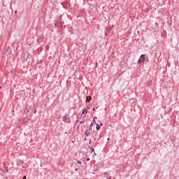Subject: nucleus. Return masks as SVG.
I'll use <instances>...</instances> for the list:
<instances>
[{"label": "nucleus", "instance_id": "13", "mask_svg": "<svg viewBox=\"0 0 179 179\" xmlns=\"http://www.w3.org/2000/svg\"><path fill=\"white\" fill-rule=\"evenodd\" d=\"M96 109L93 108V111H95Z\"/></svg>", "mask_w": 179, "mask_h": 179}, {"label": "nucleus", "instance_id": "5", "mask_svg": "<svg viewBox=\"0 0 179 179\" xmlns=\"http://www.w3.org/2000/svg\"><path fill=\"white\" fill-rule=\"evenodd\" d=\"M92 100V97L87 96L86 101H90Z\"/></svg>", "mask_w": 179, "mask_h": 179}, {"label": "nucleus", "instance_id": "11", "mask_svg": "<svg viewBox=\"0 0 179 179\" xmlns=\"http://www.w3.org/2000/svg\"><path fill=\"white\" fill-rule=\"evenodd\" d=\"M83 114H85V110L83 111Z\"/></svg>", "mask_w": 179, "mask_h": 179}, {"label": "nucleus", "instance_id": "15", "mask_svg": "<svg viewBox=\"0 0 179 179\" xmlns=\"http://www.w3.org/2000/svg\"><path fill=\"white\" fill-rule=\"evenodd\" d=\"M15 13H17V11H15Z\"/></svg>", "mask_w": 179, "mask_h": 179}, {"label": "nucleus", "instance_id": "10", "mask_svg": "<svg viewBox=\"0 0 179 179\" xmlns=\"http://www.w3.org/2000/svg\"><path fill=\"white\" fill-rule=\"evenodd\" d=\"M23 179H26V176H24V177H23Z\"/></svg>", "mask_w": 179, "mask_h": 179}, {"label": "nucleus", "instance_id": "9", "mask_svg": "<svg viewBox=\"0 0 179 179\" xmlns=\"http://www.w3.org/2000/svg\"><path fill=\"white\" fill-rule=\"evenodd\" d=\"M100 126H101V127H103V123H101V124H100Z\"/></svg>", "mask_w": 179, "mask_h": 179}, {"label": "nucleus", "instance_id": "16", "mask_svg": "<svg viewBox=\"0 0 179 179\" xmlns=\"http://www.w3.org/2000/svg\"><path fill=\"white\" fill-rule=\"evenodd\" d=\"M108 179H111V178H108Z\"/></svg>", "mask_w": 179, "mask_h": 179}, {"label": "nucleus", "instance_id": "3", "mask_svg": "<svg viewBox=\"0 0 179 179\" xmlns=\"http://www.w3.org/2000/svg\"><path fill=\"white\" fill-rule=\"evenodd\" d=\"M91 153L92 155V157H94L96 156V152H94V149L92 150Z\"/></svg>", "mask_w": 179, "mask_h": 179}, {"label": "nucleus", "instance_id": "4", "mask_svg": "<svg viewBox=\"0 0 179 179\" xmlns=\"http://www.w3.org/2000/svg\"><path fill=\"white\" fill-rule=\"evenodd\" d=\"M96 129L97 131L100 130V124L96 123Z\"/></svg>", "mask_w": 179, "mask_h": 179}, {"label": "nucleus", "instance_id": "12", "mask_svg": "<svg viewBox=\"0 0 179 179\" xmlns=\"http://www.w3.org/2000/svg\"><path fill=\"white\" fill-rule=\"evenodd\" d=\"M92 125H93V123H91L90 127H92Z\"/></svg>", "mask_w": 179, "mask_h": 179}, {"label": "nucleus", "instance_id": "7", "mask_svg": "<svg viewBox=\"0 0 179 179\" xmlns=\"http://www.w3.org/2000/svg\"><path fill=\"white\" fill-rule=\"evenodd\" d=\"M96 119H97L96 117H95L94 118V122H96V120H96Z\"/></svg>", "mask_w": 179, "mask_h": 179}, {"label": "nucleus", "instance_id": "14", "mask_svg": "<svg viewBox=\"0 0 179 179\" xmlns=\"http://www.w3.org/2000/svg\"><path fill=\"white\" fill-rule=\"evenodd\" d=\"M76 171H78V169H76Z\"/></svg>", "mask_w": 179, "mask_h": 179}, {"label": "nucleus", "instance_id": "6", "mask_svg": "<svg viewBox=\"0 0 179 179\" xmlns=\"http://www.w3.org/2000/svg\"><path fill=\"white\" fill-rule=\"evenodd\" d=\"M77 163H78V164H82V162H80V161H78Z\"/></svg>", "mask_w": 179, "mask_h": 179}, {"label": "nucleus", "instance_id": "8", "mask_svg": "<svg viewBox=\"0 0 179 179\" xmlns=\"http://www.w3.org/2000/svg\"><path fill=\"white\" fill-rule=\"evenodd\" d=\"M90 160V158L87 159V162H89Z\"/></svg>", "mask_w": 179, "mask_h": 179}, {"label": "nucleus", "instance_id": "2", "mask_svg": "<svg viewBox=\"0 0 179 179\" xmlns=\"http://www.w3.org/2000/svg\"><path fill=\"white\" fill-rule=\"evenodd\" d=\"M92 131V129H88L85 131V134L86 136H89L90 135V132Z\"/></svg>", "mask_w": 179, "mask_h": 179}, {"label": "nucleus", "instance_id": "1", "mask_svg": "<svg viewBox=\"0 0 179 179\" xmlns=\"http://www.w3.org/2000/svg\"><path fill=\"white\" fill-rule=\"evenodd\" d=\"M146 58L145 57V55H141L140 59L138 61V64H141V62H145Z\"/></svg>", "mask_w": 179, "mask_h": 179}]
</instances>
